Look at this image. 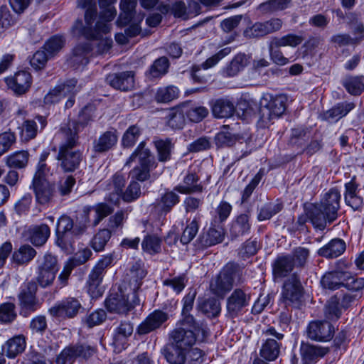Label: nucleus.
<instances>
[{
    "label": "nucleus",
    "mask_w": 364,
    "mask_h": 364,
    "mask_svg": "<svg viewBox=\"0 0 364 364\" xmlns=\"http://www.w3.org/2000/svg\"><path fill=\"white\" fill-rule=\"evenodd\" d=\"M56 138L60 139L56 159L65 172H73L77 169L82 160V152L76 149L79 144L78 134L74 123L62 127Z\"/></svg>",
    "instance_id": "nucleus-1"
},
{
    "label": "nucleus",
    "mask_w": 364,
    "mask_h": 364,
    "mask_svg": "<svg viewBox=\"0 0 364 364\" xmlns=\"http://www.w3.org/2000/svg\"><path fill=\"white\" fill-rule=\"evenodd\" d=\"M341 194L336 188L327 192L321 203L306 206V214L315 228L323 230L338 218Z\"/></svg>",
    "instance_id": "nucleus-2"
},
{
    "label": "nucleus",
    "mask_w": 364,
    "mask_h": 364,
    "mask_svg": "<svg viewBox=\"0 0 364 364\" xmlns=\"http://www.w3.org/2000/svg\"><path fill=\"white\" fill-rule=\"evenodd\" d=\"M200 333L202 340L207 337L208 333L206 327L202 323L196 321L192 315L185 316L169 333V341L188 350L199 340Z\"/></svg>",
    "instance_id": "nucleus-3"
},
{
    "label": "nucleus",
    "mask_w": 364,
    "mask_h": 364,
    "mask_svg": "<svg viewBox=\"0 0 364 364\" xmlns=\"http://www.w3.org/2000/svg\"><path fill=\"white\" fill-rule=\"evenodd\" d=\"M100 4L103 1L108 6L100 13L99 21L96 23L94 28L84 26L82 21H77L73 26L72 31L75 36H83L85 38H97L101 33H107L111 30V26L108 22L112 21L116 16V9L110 6L114 0H100Z\"/></svg>",
    "instance_id": "nucleus-4"
},
{
    "label": "nucleus",
    "mask_w": 364,
    "mask_h": 364,
    "mask_svg": "<svg viewBox=\"0 0 364 364\" xmlns=\"http://www.w3.org/2000/svg\"><path fill=\"white\" fill-rule=\"evenodd\" d=\"M139 299L134 291H129L121 284L117 291H112L105 300V306L111 313L127 314L139 304Z\"/></svg>",
    "instance_id": "nucleus-5"
},
{
    "label": "nucleus",
    "mask_w": 364,
    "mask_h": 364,
    "mask_svg": "<svg viewBox=\"0 0 364 364\" xmlns=\"http://www.w3.org/2000/svg\"><path fill=\"white\" fill-rule=\"evenodd\" d=\"M37 284L33 281L22 284L17 295L20 315L24 318L28 317L40 307V302L36 296Z\"/></svg>",
    "instance_id": "nucleus-6"
},
{
    "label": "nucleus",
    "mask_w": 364,
    "mask_h": 364,
    "mask_svg": "<svg viewBox=\"0 0 364 364\" xmlns=\"http://www.w3.org/2000/svg\"><path fill=\"white\" fill-rule=\"evenodd\" d=\"M96 353V349L86 343H77L66 346L56 358L57 364H73L77 358L87 360Z\"/></svg>",
    "instance_id": "nucleus-7"
},
{
    "label": "nucleus",
    "mask_w": 364,
    "mask_h": 364,
    "mask_svg": "<svg viewBox=\"0 0 364 364\" xmlns=\"http://www.w3.org/2000/svg\"><path fill=\"white\" fill-rule=\"evenodd\" d=\"M237 272V265L232 263L226 264L218 275L212 279L210 284L212 293L218 296L223 297L227 292L232 289Z\"/></svg>",
    "instance_id": "nucleus-8"
},
{
    "label": "nucleus",
    "mask_w": 364,
    "mask_h": 364,
    "mask_svg": "<svg viewBox=\"0 0 364 364\" xmlns=\"http://www.w3.org/2000/svg\"><path fill=\"white\" fill-rule=\"evenodd\" d=\"M285 96L267 95L261 101V118L264 122H271L281 117L286 110Z\"/></svg>",
    "instance_id": "nucleus-9"
},
{
    "label": "nucleus",
    "mask_w": 364,
    "mask_h": 364,
    "mask_svg": "<svg viewBox=\"0 0 364 364\" xmlns=\"http://www.w3.org/2000/svg\"><path fill=\"white\" fill-rule=\"evenodd\" d=\"M31 188L36 202L41 205H48L57 195L56 186L47 179L33 178Z\"/></svg>",
    "instance_id": "nucleus-10"
},
{
    "label": "nucleus",
    "mask_w": 364,
    "mask_h": 364,
    "mask_svg": "<svg viewBox=\"0 0 364 364\" xmlns=\"http://www.w3.org/2000/svg\"><path fill=\"white\" fill-rule=\"evenodd\" d=\"M303 296V287L296 274H291L283 284L282 299L286 305L298 304Z\"/></svg>",
    "instance_id": "nucleus-11"
},
{
    "label": "nucleus",
    "mask_w": 364,
    "mask_h": 364,
    "mask_svg": "<svg viewBox=\"0 0 364 364\" xmlns=\"http://www.w3.org/2000/svg\"><path fill=\"white\" fill-rule=\"evenodd\" d=\"M309 338L316 341H330L334 333L333 325L326 321H314L309 323L306 329Z\"/></svg>",
    "instance_id": "nucleus-12"
},
{
    "label": "nucleus",
    "mask_w": 364,
    "mask_h": 364,
    "mask_svg": "<svg viewBox=\"0 0 364 364\" xmlns=\"http://www.w3.org/2000/svg\"><path fill=\"white\" fill-rule=\"evenodd\" d=\"M146 275L144 263L141 260L136 261L132 264L122 284L125 287L126 290L137 294Z\"/></svg>",
    "instance_id": "nucleus-13"
},
{
    "label": "nucleus",
    "mask_w": 364,
    "mask_h": 364,
    "mask_svg": "<svg viewBox=\"0 0 364 364\" xmlns=\"http://www.w3.org/2000/svg\"><path fill=\"white\" fill-rule=\"evenodd\" d=\"M282 26V21L277 18H271L264 22H257L247 28L244 35L247 38H259L279 31Z\"/></svg>",
    "instance_id": "nucleus-14"
},
{
    "label": "nucleus",
    "mask_w": 364,
    "mask_h": 364,
    "mask_svg": "<svg viewBox=\"0 0 364 364\" xmlns=\"http://www.w3.org/2000/svg\"><path fill=\"white\" fill-rule=\"evenodd\" d=\"M250 295L241 289H235L227 299V311L232 317L249 305Z\"/></svg>",
    "instance_id": "nucleus-15"
},
{
    "label": "nucleus",
    "mask_w": 364,
    "mask_h": 364,
    "mask_svg": "<svg viewBox=\"0 0 364 364\" xmlns=\"http://www.w3.org/2000/svg\"><path fill=\"white\" fill-rule=\"evenodd\" d=\"M168 318V315L166 313L160 310L154 311L138 326L136 333L139 335L148 334L160 328Z\"/></svg>",
    "instance_id": "nucleus-16"
},
{
    "label": "nucleus",
    "mask_w": 364,
    "mask_h": 364,
    "mask_svg": "<svg viewBox=\"0 0 364 364\" xmlns=\"http://www.w3.org/2000/svg\"><path fill=\"white\" fill-rule=\"evenodd\" d=\"M134 75L133 71L109 74L106 77V82L116 90L128 91L134 87Z\"/></svg>",
    "instance_id": "nucleus-17"
},
{
    "label": "nucleus",
    "mask_w": 364,
    "mask_h": 364,
    "mask_svg": "<svg viewBox=\"0 0 364 364\" xmlns=\"http://www.w3.org/2000/svg\"><path fill=\"white\" fill-rule=\"evenodd\" d=\"M125 183V177L120 173H116L107 184L106 190L109 193L105 196V200L113 205H118L123 194Z\"/></svg>",
    "instance_id": "nucleus-18"
},
{
    "label": "nucleus",
    "mask_w": 364,
    "mask_h": 364,
    "mask_svg": "<svg viewBox=\"0 0 364 364\" xmlns=\"http://www.w3.org/2000/svg\"><path fill=\"white\" fill-rule=\"evenodd\" d=\"M82 308L80 302L75 298L68 297L52 307L50 312L55 316H75Z\"/></svg>",
    "instance_id": "nucleus-19"
},
{
    "label": "nucleus",
    "mask_w": 364,
    "mask_h": 364,
    "mask_svg": "<svg viewBox=\"0 0 364 364\" xmlns=\"http://www.w3.org/2000/svg\"><path fill=\"white\" fill-rule=\"evenodd\" d=\"M77 80L71 79L63 84H60L51 90L44 97L46 104H55L62 98L73 93L76 87Z\"/></svg>",
    "instance_id": "nucleus-20"
},
{
    "label": "nucleus",
    "mask_w": 364,
    "mask_h": 364,
    "mask_svg": "<svg viewBox=\"0 0 364 364\" xmlns=\"http://www.w3.org/2000/svg\"><path fill=\"white\" fill-rule=\"evenodd\" d=\"M31 75L27 71L17 72L14 77L6 79L9 87L17 95L26 92L31 87Z\"/></svg>",
    "instance_id": "nucleus-21"
},
{
    "label": "nucleus",
    "mask_w": 364,
    "mask_h": 364,
    "mask_svg": "<svg viewBox=\"0 0 364 364\" xmlns=\"http://www.w3.org/2000/svg\"><path fill=\"white\" fill-rule=\"evenodd\" d=\"M328 348L302 343L300 347L301 360L304 364H313L328 353Z\"/></svg>",
    "instance_id": "nucleus-22"
},
{
    "label": "nucleus",
    "mask_w": 364,
    "mask_h": 364,
    "mask_svg": "<svg viewBox=\"0 0 364 364\" xmlns=\"http://www.w3.org/2000/svg\"><path fill=\"white\" fill-rule=\"evenodd\" d=\"M136 157L139 159V165L151 167L158 166V163L152 156L150 149L146 147L145 141L139 143L134 152L128 158L125 163V166H130Z\"/></svg>",
    "instance_id": "nucleus-23"
},
{
    "label": "nucleus",
    "mask_w": 364,
    "mask_h": 364,
    "mask_svg": "<svg viewBox=\"0 0 364 364\" xmlns=\"http://www.w3.org/2000/svg\"><path fill=\"white\" fill-rule=\"evenodd\" d=\"M224 238V231L221 228H209L199 235L197 242L201 248H205L220 243Z\"/></svg>",
    "instance_id": "nucleus-24"
},
{
    "label": "nucleus",
    "mask_w": 364,
    "mask_h": 364,
    "mask_svg": "<svg viewBox=\"0 0 364 364\" xmlns=\"http://www.w3.org/2000/svg\"><path fill=\"white\" fill-rule=\"evenodd\" d=\"M199 177L196 173H188L183 182L174 188V191L181 194H191L203 191V186L199 183Z\"/></svg>",
    "instance_id": "nucleus-25"
},
{
    "label": "nucleus",
    "mask_w": 364,
    "mask_h": 364,
    "mask_svg": "<svg viewBox=\"0 0 364 364\" xmlns=\"http://www.w3.org/2000/svg\"><path fill=\"white\" fill-rule=\"evenodd\" d=\"M188 350L179 348L169 341L161 350V353L170 364H184Z\"/></svg>",
    "instance_id": "nucleus-26"
},
{
    "label": "nucleus",
    "mask_w": 364,
    "mask_h": 364,
    "mask_svg": "<svg viewBox=\"0 0 364 364\" xmlns=\"http://www.w3.org/2000/svg\"><path fill=\"white\" fill-rule=\"evenodd\" d=\"M117 142V134L115 129H110L94 141L93 151L95 153H103L111 149Z\"/></svg>",
    "instance_id": "nucleus-27"
},
{
    "label": "nucleus",
    "mask_w": 364,
    "mask_h": 364,
    "mask_svg": "<svg viewBox=\"0 0 364 364\" xmlns=\"http://www.w3.org/2000/svg\"><path fill=\"white\" fill-rule=\"evenodd\" d=\"M212 113L216 118H228L235 112L234 103L226 98L217 99L211 103Z\"/></svg>",
    "instance_id": "nucleus-28"
},
{
    "label": "nucleus",
    "mask_w": 364,
    "mask_h": 364,
    "mask_svg": "<svg viewBox=\"0 0 364 364\" xmlns=\"http://www.w3.org/2000/svg\"><path fill=\"white\" fill-rule=\"evenodd\" d=\"M294 269V259L291 255H282L277 257L272 264L274 278L287 277Z\"/></svg>",
    "instance_id": "nucleus-29"
},
{
    "label": "nucleus",
    "mask_w": 364,
    "mask_h": 364,
    "mask_svg": "<svg viewBox=\"0 0 364 364\" xmlns=\"http://www.w3.org/2000/svg\"><path fill=\"white\" fill-rule=\"evenodd\" d=\"M50 235V230L46 224L33 225L28 229L29 240L36 247L43 245L48 240Z\"/></svg>",
    "instance_id": "nucleus-30"
},
{
    "label": "nucleus",
    "mask_w": 364,
    "mask_h": 364,
    "mask_svg": "<svg viewBox=\"0 0 364 364\" xmlns=\"http://www.w3.org/2000/svg\"><path fill=\"white\" fill-rule=\"evenodd\" d=\"M26 345V339L23 335L16 336L2 346L3 353L8 358H14L25 350Z\"/></svg>",
    "instance_id": "nucleus-31"
},
{
    "label": "nucleus",
    "mask_w": 364,
    "mask_h": 364,
    "mask_svg": "<svg viewBox=\"0 0 364 364\" xmlns=\"http://www.w3.org/2000/svg\"><path fill=\"white\" fill-rule=\"evenodd\" d=\"M91 51L90 43L78 44L73 50L70 58V63L72 66L78 68L80 65H85L88 63V55Z\"/></svg>",
    "instance_id": "nucleus-32"
},
{
    "label": "nucleus",
    "mask_w": 364,
    "mask_h": 364,
    "mask_svg": "<svg viewBox=\"0 0 364 364\" xmlns=\"http://www.w3.org/2000/svg\"><path fill=\"white\" fill-rule=\"evenodd\" d=\"M345 242L339 238L331 240L327 245L320 248L318 253L320 256L326 258L337 257L346 250Z\"/></svg>",
    "instance_id": "nucleus-33"
},
{
    "label": "nucleus",
    "mask_w": 364,
    "mask_h": 364,
    "mask_svg": "<svg viewBox=\"0 0 364 364\" xmlns=\"http://www.w3.org/2000/svg\"><path fill=\"white\" fill-rule=\"evenodd\" d=\"M355 107V104L353 102H341L335 105L333 107L326 111L323 114V118L325 120L333 122H336L339 119L345 117L349 112Z\"/></svg>",
    "instance_id": "nucleus-34"
},
{
    "label": "nucleus",
    "mask_w": 364,
    "mask_h": 364,
    "mask_svg": "<svg viewBox=\"0 0 364 364\" xmlns=\"http://www.w3.org/2000/svg\"><path fill=\"white\" fill-rule=\"evenodd\" d=\"M250 228V216L247 214H241L232 222L230 234L232 237L237 238L249 233Z\"/></svg>",
    "instance_id": "nucleus-35"
},
{
    "label": "nucleus",
    "mask_w": 364,
    "mask_h": 364,
    "mask_svg": "<svg viewBox=\"0 0 364 364\" xmlns=\"http://www.w3.org/2000/svg\"><path fill=\"white\" fill-rule=\"evenodd\" d=\"M280 343L273 338H267L262 343L259 350L260 356L266 360L273 361L280 353Z\"/></svg>",
    "instance_id": "nucleus-36"
},
{
    "label": "nucleus",
    "mask_w": 364,
    "mask_h": 364,
    "mask_svg": "<svg viewBox=\"0 0 364 364\" xmlns=\"http://www.w3.org/2000/svg\"><path fill=\"white\" fill-rule=\"evenodd\" d=\"M344 271H333L327 272L321 279V283L323 288L334 290L339 289L345 282Z\"/></svg>",
    "instance_id": "nucleus-37"
},
{
    "label": "nucleus",
    "mask_w": 364,
    "mask_h": 364,
    "mask_svg": "<svg viewBox=\"0 0 364 364\" xmlns=\"http://www.w3.org/2000/svg\"><path fill=\"white\" fill-rule=\"evenodd\" d=\"M91 212V206H85L83 208L81 213L77 217L75 224L73 223L72 230L73 234L75 237H78L83 235L90 223V213Z\"/></svg>",
    "instance_id": "nucleus-38"
},
{
    "label": "nucleus",
    "mask_w": 364,
    "mask_h": 364,
    "mask_svg": "<svg viewBox=\"0 0 364 364\" xmlns=\"http://www.w3.org/2000/svg\"><path fill=\"white\" fill-rule=\"evenodd\" d=\"M197 309L208 317H215L221 310L220 302L215 299L198 300Z\"/></svg>",
    "instance_id": "nucleus-39"
},
{
    "label": "nucleus",
    "mask_w": 364,
    "mask_h": 364,
    "mask_svg": "<svg viewBox=\"0 0 364 364\" xmlns=\"http://www.w3.org/2000/svg\"><path fill=\"white\" fill-rule=\"evenodd\" d=\"M154 144L157 152L158 160L161 162H166L171 159V152L173 149V144L170 139H156Z\"/></svg>",
    "instance_id": "nucleus-40"
},
{
    "label": "nucleus",
    "mask_w": 364,
    "mask_h": 364,
    "mask_svg": "<svg viewBox=\"0 0 364 364\" xmlns=\"http://www.w3.org/2000/svg\"><path fill=\"white\" fill-rule=\"evenodd\" d=\"M170 66V63L166 57H160L155 60L146 72V75L151 78L161 77L165 75Z\"/></svg>",
    "instance_id": "nucleus-41"
},
{
    "label": "nucleus",
    "mask_w": 364,
    "mask_h": 364,
    "mask_svg": "<svg viewBox=\"0 0 364 364\" xmlns=\"http://www.w3.org/2000/svg\"><path fill=\"white\" fill-rule=\"evenodd\" d=\"M133 325L130 321H122L114 329L113 336L115 345H124L133 333Z\"/></svg>",
    "instance_id": "nucleus-42"
},
{
    "label": "nucleus",
    "mask_w": 364,
    "mask_h": 364,
    "mask_svg": "<svg viewBox=\"0 0 364 364\" xmlns=\"http://www.w3.org/2000/svg\"><path fill=\"white\" fill-rule=\"evenodd\" d=\"M249 63V57L244 53H239L235 56L230 64L224 70L228 77L236 75L242 70Z\"/></svg>",
    "instance_id": "nucleus-43"
},
{
    "label": "nucleus",
    "mask_w": 364,
    "mask_h": 364,
    "mask_svg": "<svg viewBox=\"0 0 364 364\" xmlns=\"http://www.w3.org/2000/svg\"><path fill=\"white\" fill-rule=\"evenodd\" d=\"M29 154L26 151H20L14 152L5 159V163L7 166L14 168H24L28 162Z\"/></svg>",
    "instance_id": "nucleus-44"
},
{
    "label": "nucleus",
    "mask_w": 364,
    "mask_h": 364,
    "mask_svg": "<svg viewBox=\"0 0 364 364\" xmlns=\"http://www.w3.org/2000/svg\"><path fill=\"white\" fill-rule=\"evenodd\" d=\"M343 312V309L338 303V296H333L326 302L323 314L326 319L329 321L338 320Z\"/></svg>",
    "instance_id": "nucleus-45"
},
{
    "label": "nucleus",
    "mask_w": 364,
    "mask_h": 364,
    "mask_svg": "<svg viewBox=\"0 0 364 364\" xmlns=\"http://www.w3.org/2000/svg\"><path fill=\"white\" fill-rule=\"evenodd\" d=\"M36 255V251L28 245L20 247L13 254V260L18 264H26L31 261Z\"/></svg>",
    "instance_id": "nucleus-46"
},
{
    "label": "nucleus",
    "mask_w": 364,
    "mask_h": 364,
    "mask_svg": "<svg viewBox=\"0 0 364 364\" xmlns=\"http://www.w3.org/2000/svg\"><path fill=\"white\" fill-rule=\"evenodd\" d=\"M183 112L193 122H199L208 114V110L203 106H192L189 103L183 105Z\"/></svg>",
    "instance_id": "nucleus-47"
},
{
    "label": "nucleus",
    "mask_w": 364,
    "mask_h": 364,
    "mask_svg": "<svg viewBox=\"0 0 364 364\" xmlns=\"http://www.w3.org/2000/svg\"><path fill=\"white\" fill-rule=\"evenodd\" d=\"M283 208L282 203L269 202L264 203L258 210L257 220L264 221L271 219L274 215L279 213Z\"/></svg>",
    "instance_id": "nucleus-48"
},
{
    "label": "nucleus",
    "mask_w": 364,
    "mask_h": 364,
    "mask_svg": "<svg viewBox=\"0 0 364 364\" xmlns=\"http://www.w3.org/2000/svg\"><path fill=\"white\" fill-rule=\"evenodd\" d=\"M291 0H269L259 5V9L264 14H272L283 11L291 5Z\"/></svg>",
    "instance_id": "nucleus-49"
},
{
    "label": "nucleus",
    "mask_w": 364,
    "mask_h": 364,
    "mask_svg": "<svg viewBox=\"0 0 364 364\" xmlns=\"http://www.w3.org/2000/svg\"><path fill=\"white\" fill-rule=\"evenodd\" d=\"M77 6L85 9V26H91L97 17V5L94 0H77Z\"/></svg>",
    "instance_id": "nucleus-50"
},
{
    "label": "nucleus",
    "mask_w": 364,
    "mask_h": 364,
    "mask_svg": "<svg viewBox=\"0 0 364 364\" xmlns=\"http://www.w3.org/2000/svg\"><path fill=\"white\" fill-rule=\"evenodd\" d=\"M136 6V0H122L120 9L122 13L119 17V23L121 25H127L133 18V11Z\"/></svg>",
    "instance_id": "nucleus-51"
},
{
    "label": "nucleus",
    "mask_w": 364,
    "mask_h": 364,
    "mask_svg": "<svg viewBox=\"0 0 364 364\" xmlns=\"http://www.w3.org/2000/svg\"><path fill=\"white\" fill-rule=\"evenodd\" d=\"M65 44V38L63 36L55 35L50 38L45 43L43 49L50 57L59 53Z\"/></svg>",
    "instance_id": "nucleus-52"
},
{
    "label": "nucleus",
    "mask_w": 364,
    "mask_h": 364,
    "mask_svg": "<svg viewBox=\"0 0 364 364\" xmlns=\"http://www.w3.org/2000/svg\"><path fill=\"white\" fill-rule=\"evenodd\" d=\"M178 89L175 86L170 85L159 88L155 95V100L158 102L167 103L178 98Z\"/></svg>",
    "instance_id": "nucleus-53"
},
{
    "label": "nucleus",
    "mask_w": 364,
    "mask_h": 364,
    "mask_svg": "<svg viewBox=\"0 0 364 364\" xmlns=\"http://www.w3.org/2000/svg\"><path fill=\"white\" fill-rule=\"evenodd\" d=\"M179 203V196L173 191L165 193L161 198L158 205L161 213H169L173 207Z\"/></svg>",
    "instance_id": "nucleus-54"
},
{
    "label": "nucleus",
    "mask_w": 364,
    "mask_h": 364,
    "mask_svg": "<svg viewBox=\"0 0 364 364\" xmlns=\"http://www.w3.org/2000/svg\"><path fill=\"white\" fill-rule=\"evenodd\" d=\"M272 41L275 48L284 46L295 48L303 42L304 37L302 36L290 33L280 38L275 37Z\"/></svg>",
    "instance_id": "nucleus-55"
},
{
    "label": "nucleus",
    "mask_w": 364,
    "mask_h": 364,
    "mask_svg": "<svg viewBox=\"0 0 364 364\" xmlns=\"http://www.w3.org/2000/svg\"><path fill=\"white\" fill-rule=\"evenodd\" d=\"M55 244L64 251L72 250L73 244L76 238L72 232H61L59 228L55 230Z\"/></svg>",
    "instance_id": "nucleus-56"
},
{
    "label": "nucleus",
    "mask_w": 364,
    "mask_h": 364,
    "mask_svg": "<svg viewBox=\"0 0 364 364\" xmlns=\"http://www.w3.org/2000/svg\"><path fill=\"white\" fill-rule=\"evenodd\" d=\"M343 85L350 94L353 95H360L364 90L362 77H347L343 80Z\"/></svg>",
    "instance_id": "nucleus-57"
},
{
    "label": "nucleus",
    "mask_w": 364,
    "mask_h": 364,
    "mask_svg": "<svg viewBox=\"0 0 364 364\" xmlns=\"http://www.w3.org/2000/svg\"><path fill=\"white\" fill-rule=\"evenodd\" d=\"M112 236L109 229H102L94 236L91 242L92 247L96 252L102 251Z\"/></svg>",
    "instance_id": "nucleus-58"
},
{
    "label": "nucleus",
    "mask_w": 364,
    "mask_h": 364,
    "mask_svg": "<svg viewBox=\"0 0 364 364\" xmlns=\"http://www.w3.org/2000/svg\"><path fill=\"white\" fill-rule=\"evenodd\" d=\"M141 247L144 251L150 255L159 253L161 250V240L156 235H147L144 238Z\"/></svg>",
    "instance_id": "nucleus-59"
},
{
    "label": "nucleus",
    "mask_w": 364,
    "mask_h": 364,
    "mask_svg": "<svg viewBox=\"0 0 364 364\" xmlns=\"http://www.w3.org/2000/svg\"><path fill=\"white\" fill-rule=\"evenodd\" d=\"M17 317L16 306L14 303L6 302L0 305V322L11 323Z\"/></svg>",
    "instance_id": "nucleus-60"
},
{
    "label": "nucleus",
    "mask_w": 364,
    "mask_h": 364,
    "mask_svg": "<svg viewBox=\"0 0 364 364\" xmlns=\"http://www.w3.org/2000/svg\"><path fill=\"white\" fill-rule=\"evenodd\" d=\"M200 217L196 216L192 221L187 225L181 237V242L183 245L188 244L196 237L199 229Z\"/></svg>",
    "instance_id": "nucleus-61"
},
{
    "label": "nucleus",
    "mask_w": 364,
    "mask_h": 364,
    "mask_svg": "<svg viewBox=\"0 0 364 364\" xmlns=\"http://www.w3.org/2000/svg\"><path fill=\"white\" fill-rule=\"evenodd\" d=\"M94 210L95 213V218L93 220V226H97L100 221L105 218L112 214L114 211V208L105 203H100L95 206L91 207V211Z\"/></svg>",
    "instance_id": "nucleus-62"
},
{
    "label": "nucleus",
    "mask_w": 364,
    "mask_h": 364,
    "mask_svg": "<svg viewBox=\"0 0 364 364\" xmlns=\"http://www.w3.org/2000/svg\"><path fill=\"white\" fill-rule=\"evenodd\" d=\"M141 186L135 181H131L126 190L123 192L122 199L127 203H131L140 197Z\"/></svg>",
    "instance_id": "nucleus-63"
},
{
    "label": "nucleus",
    "mask_w": 364,
    "mask_h": 364,
    "mask_svg": "<svg viewBox=\"0 0 364 364\" xmlns=\"http://www.w3.org/2000/svg\"><path fill=\"white\" fill-rule=\"evenodd\" d=\"M345 282L343 287L347 288L349 291L358 293V291L364 287V279L358 278L351 274L348 272H345Z\"/></svg>",
    "instance_id": "nucleus-64"
}]
</instances>
